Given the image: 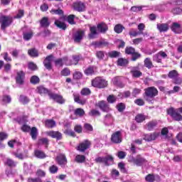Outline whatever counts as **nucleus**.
Instances as JSON below:
<instances>
[{
  "label": "nucleus",
  "mask_w": 182,
  "mask_h": 182,
  "mask_svg": "<svg viewBox=\"0 0 182 182\" xmlns=\"http://www.w3.org/2000/svg\"><path fill=\"white\" fill-rule=\"evenodd\" d=\"M109 31V26L106 23H99L97 26H90V33L88 34L89 39H95L99 33H106Z\"/></svg>",
  "instance_id": "obj_1"
},
{
  "label": "nucleus",
  "mask_w": 182,
  "mask_h": 182,
  "mask_svg": "<svg viewBox=\"0 0 182 182\" xmlns=\"http://www.w3.org/2000/svg\"><path fill=\"white\" fill-rule=\"evenodd\" d=\"M144 99L150 105L154 103V97L159 95V90L155 87H149L144 90Z\"/></svg>",
  "instance_id": "obj_2"
},
{
  "label": "nucleus",
  "mask_w": 182,
  "mask_h": 182,
  "mask_svg": "<svg viewBox=\"0 0 182 182\" xmlns=\"http://www.w3.org/2000/svg\"><path fill=\"white\" fill-rule=\"evenodd\" d=\"M166 113L175 122H182V107L176 109L171 107L167 109Z\"/></svg>",
  "instance_id": "obj_3"
},
{
  "label": "nucleus",
  "mask_w": 182,
  "mask_h": 182,
  "mask_svg": "<svg viewBox=\"0 0 182 182\" xmlns=\"http://www.w3.org/2000/svg\"><path fill=\"white\" fill-rule=\"evenodd\" d=\"M14 22L12 16H0V24L1 31H5L8 27L11 26Z\"/></svg>",
  "instance_id": "obj_4"
},
{
  "label": "nucleus",
  "mask_w": 182,
  "mask_h": 182,
  "mask_svg": "<svg viewBox=\"0 0 182 182\" xmlns=\"http://www.w3.org/2000/svg\"><path fill=\"white\" fill-rule=\"evenodd\" d=\"M92 86L97 89H105L107 87V81L101 77H97L92 80Z\"/></svg>",
  "instance_id": "obj_5"
},
{
  "label": "nucleus",
  "mask_w": 182,
  "mask_h": 182,
  "mask_svg": "<svg viewBox=\"0 0 182 182\" xmlns=\"http://www.w3.org/2000/svg\"><path fill=\"white\" fill-rule=\"evenodd\" d=\"M146 161H147L146 159H144L140 154L136 155V157L131 156L129 159V162L132 163V164H134L135 166H137V167H141V166H143Z\"/></svg>",
  "instance_id": "obj_6"
},
{
  "label": "nucleus",
  "mask_w": 182,
  "mask_h": 182,
  "mask_svg": "<svg viewBox=\"0 0 182 182\" xmlns=\"http://www.w3.org/2000/svg\"><path fill=\"white\" fill-rule=\"evenodd\" d=\"M95 106L97 107H99L101 112H104L105 113H109V112H112V108L110 107V105H109V102L105 100H101L98 101Z\"/></svg>",
  "instance_id": "obj_7"
},
{
  "label": "nucleus",
  "mask_w": 182,
  "mask_h": 182,
  "mask_svg": "<svg viewBox=\"0 0 182 182\" xmlns=\"http://www.w3.org/2000/svg\"><path fill=\"white\" fill-rule=\"evenodd\" d=\"M83 38H85V31L83 30H78L73 33V39L75 43H80L83 41Z\"/></svg>",
  "instance_id": "obj_8"
},
{
  "label": "nucleus",
  "mask_w": 182,
  "mask_h": 182,
  "mask_svg": "<svg viewBox=\"0 0 182 182\" xmlns=\"http://www.w3.org/2000/svg\"><path fill=\"white\" fill-rule=\"evenodd\" d=\"M90 146H92V142L87 139H85L79 144L77 150L81 153H85L86 150L90 149Z\"/></svg>",
  "instance_id": "obj_9"
},
{
  "label": "nucleus",
  "mask_w": 182,
  "mask_h": 182,
  "mask_svg": "<svg viewBox=\"0 0 182 182\" xmlns=\"http://www.w3.org/2000/svg\"><path fill=\"white\" fill-rule=\"evenodd\" d=\"M49 97L50 99H52V100H54V102H56V103H58V105H65V102L66 100L63 98V97L58 94L55 93H49Z\"/></svg>",
  "instance_id": "obj_10"
},
{
  "label": "nucleus",
  "mask_w": 182,
  "mask_h": 182,
  "mask_svg": "<svg viewBox=\"0 0 182 182\" xmlns=\"http://www.w3.org/2000/svg\"><path fill=\"white\" fill-rule=\"evenodd\" d=\"M16 82L18 85V87H21L25 83V73L23 71H20L17 73L16 77Z\"/></svg>",
  "instance_id": "obj_11"
},
{
  "label": "nucleus",
  "mask_w": 182,
  "mask_h": 182,
  "mask_svg": "<svg viewBox=\"0 0 182 182\" xmlns=\"http://www.w3.org/2000/svg\"><path fill=\"white\" fill-rule=\"evenodd\" d=\"M130 73L132 75V77H140L143 76V73L140 71V67L139 65L131 67Z\"/></svg>",
  "instance_id": "obj_12"
},
{
  "label": "nucleus",
  "mask_w": 182,
  "mask_h": 182,
  "mask_svg": "<svg viewBox=\"0 0 182 182\" xmlns=\"http://www.w3.org/2000/svg\"><path fill=\"white\" fill-rule=\"evenodd\" d=\"M53 55H48L43 60V65L47 70H52V62L53 61Z\"/></svg>",
  "instance_id": "obj_13"
},
{
  "label": "nucleus",
  "mask_w": 182,
  "mask_h": 182,
  "mask_svg": "<svg viewBox=\"0 0 182 182\" xmlns=\"http://www.w3.org/2000/svg\"><path fill=\"white\" fill-rule=\"evenodd\" d=\"M111 141L115 144H119L122 141V132L117 131L112 134Z\"/></svg>",
  "instance_id": "obj_14"
},
{
  "label": "nucleus",
  "mask_w": 182,
  "mask_h": 182,
  "mask_svg": "<svg viewBox=\"0 0 182 182\" xmlns=\"http://www.w3.org/2000/svg\"><path fill=\"white\" fill-rule=\"evenodd\" d=\"M91 46H95V48H106L109 46V42H107L105 39H102L99 41H93L91 43Z\"/></svg>",
  "instance_id": "obj_15"
},
{
  "label": "nucleus",
  "mask_w": 182,
  "mask_h": 182,
  "mask_svg": "<svg viewBox=\"0 0 182 182\" xmlns=\"http://www.w3.org/2000/svg\"><path fill=\"white\" fill-rule=\"evenodd\" d=\"M112 82L113 83V85L117 86V87H119L120 89L124 87V83H123V78L120 76H117L112 78Z\"/></svg>",
  "instance_id": "obj_16"
},
{
  "label": "nucleus",
  "mask_w": 182,
  "mask_h": 182,
  "mask_svg": "<svg viewBox=\"0 0 182 182\" xmlns=\"http://www.w3.org/2000/svg\"><path fill=\"white\" fill-rule=\"evenodd\" d=\"M74 11H77V12H85L86 9V6L85 4L82 1H76L73 4Z\"/></svg>",
  "instance_id": "obj_17"
},
{
  "label": "nucleus",
  "mask_w": 182,
  "mask_h": 182,
  "mask_svg": "<svg viewBox=\"0 0 182 182\" xmlns=\"http://www.w3.org/2000/svg\"><path fill=\"white\" fill-rule=\"evenodd\" d=\"M47 136L55 139L56 140H62V133L57 131H49L46 132Z\"/></svg>",
  "instance_id": "obj_18"
},
{
  "label": "nucleus",
  "mask_w": 182,
  "mask_h": 182,
  "mask_svg": "<svg viewBox=\"0 0 182 182\" xmlns=\"http://www.w3.org/2000/svg\"><path fill=\"white\" fill-rule=\"evenodd\" d=\"M171 29L173 33L180 34L182 33L181 24L177 22L172 23Z\"/></svg>",
  "instance_id": "obj_19"
},
{
  "label": "nucleus",
  "mask_w": 182,
  "mask_h": 182,
  "mask_svg": "<svg viewBox=\"0 0 182 182\" xmlns=\"http://www.w3.org/2000/svg\"><path fill=\"white\" fill-rule=\"evenodd\" d=\"M114 122V118L113 117L112 114L108 113L104 117V124L105 126H112Z\"/></svg>",
  "instance_id": "obj_20"
},
{
  "label": "nucleus",
  "mask_w": 182,
  "mask_h": 182,
  "mask_svg": "<svg viewBox=\"0 0 182 182\" xmlns=\"http://www.w3.org/2000/svg\"><path fill=\"white\" fill-rule=\"evenodd\" d=\"M69 62V58L68 57H63L62 58H58L54 60V63L55 66H63V65H66L68 66V63Z\"/></svg>",
  "instance_id": "obj_21"
},
{
  "label": "nucleus",
  "mask_w": 182,
  "mask_h": 182,
  "mask_svg": "<svg viewBox=\"0 0 182 182\" xmlns=\"http://www.w3.org/2000/svg\"><path fill=\"white\" fill-rule=\"evenodd\" d=\"M96 56L99 60H108L109 59L107 53L103 50L97 51Z\"/></svg>",
  "instance_id": "obj_22"
},
{
  "label": "nucleus",
  "mask_w": 182,
  "mask_h": 182,
  "mask_svg": "<svg viewBox=\"0 0 182 182\" xmlns=\"http://www.w3.org/2000/svg\"><path fill=\"white\" fill-rule=\"evenodd\" d=\"M57 163L60 166H66L68 164V159L65 154H60L56 157Z\"/></svg>",
  "instance_id": "obj_23"
},
{
  "label": "nucleus",
  "mask_w": 182,
  "mask_h": 182,
  "mask_svg": "<svg viewBox=\"0 0 182 182\" xmlns=\"http://www.w3.org/2000/svg\"><path fill=\"white\" fill-rule=\"evenodd\" d=\"M145 181L146 182L160 181V176L159 175L149 173L145 177Z\"/></svg>",
  "instance_id": "obj_24"
},
{
  "label": "nucleus",
  "mask_w": 182,
  "mask_h": 182,
  "mask_svg": "<svg viewBox=\"0 0 182 182\" xmlns=\"http://www.w3.org/2000/svg\"><path fill=\"white\" fill-rule=\"evenodd\" d=\"M157 137H159V133L154 132L144 135V140H145V141H153V140H156Z\"/></svg>",
  "instance_id": "obj_25"
},
{
  "label": "nucleus",
  "mask_w": 182,
  "mask_h": 182,
  "mask_svg": "<svg viewBox=\"0 0 182 182\" xmlns=\"http://www.w3.org/2000/svg\"><path fill=\"white\" fill-rule=\"evenodd\" d=\"M41 28H49L50 26V21L48 17H43L40 21Z\"/></svg>",
  "instance_id": "obj_26"
},
{
  "label": "nucleus",
  "mask_w": 182,
  "mask_h": 182,
  "mask_svg": "<svg viewBox=\"0 0 182 182\" xmlns=\"http://www.w3.org/2000/svg\"><path fill=\"white\" fill-rule=\"evenodd\" d=\"M54 24L59 29H62V31H66L68 28V26L66 25V23H65V22L60 21V20H55L54 22Z\"/></svg>",
  "instance_id": "obj_27"
},
{
  "label": "nucleus",
  "mask_w": 182,
  "mask_h": 182,
  "mask_svg": "<svg viewBox=\"0 0 182 182\" xmlns=\"http://www.w3.org/2000/svg\"><path fill=\"white\" fill-rule=\"evenodd\" d=\"M158 31L161 33L163 32H167L168 31V24L167 23H158L156 25Z\"/></svg>",
  "instance_id": "obj_28"
},
{
  "label": "nucleus",
  "mask_w": 182,
  "mask_h": 182,
  "mask_svg": "<svg viewBox=\"0 0 182 182\" xmlns=\"http://www.w3.org/2000/svg\"><path fill=\"white\" fill-rule=\"evenodd\" d=\"M34 156L37 159H46V154H45V152L39 149H36L34 151Z\"/></svg>",
  "instance_id": "obj_29"
},
{
  "label": "nucleus",
  "mask_w": 182,
  "mask_h": 182,
  "mask_svg": "<svg viewBox=\"0 0 182 182\" xmlns=\"http://www.w3.org/2000/svg\"><path fill=\"white\" fill-rule=\"evenodd\" d=\"M79 60H80V57L79 55H73V61L72 60H68V63H67V66H71V65H77L79 63Z\"/></svg>",
  "instance_id": "obj_30"
},
{
  "label": "nucleus",
  "mask_w": 182,
  "mask_h": 182,
  "mask_svg": "<svg viewBox=\"0 0 182 182\" xmlns=\"http://www.w3.org/2000/svg\"><path fill=\"white\" fill-rule=\"evenodd\" d=\"M114 163V158L112 155L105 156V164L106 166H112Z\"/></svg>",
  "instance_id": "obj_31"
},
{
  "label": "nucleus",
  "mask_w": 182,
  "mask_h": 182,
  "mask_svg": "<svg viewBox=\"0 0 182 182\" xmlns=\"http://www.w3.org/2000/svg\"><path fill=\"white\" fill-rule=\"evenodd\" d=\"M38 134H39V132H38V128L33 127L30 132L32 140H36L38 139Z\"/></svg>",
  "instance_id": "obj_32"
},
{
  "label": "nucleus",
  "mask_w": 182,
  "mask_h": 182,
  "mask_svg": "<svg viewBox=\"0 0 182 182\" xmlns=\"http://www.w3.org/2000/svg\"><path fill=\"white\" fill-rule=\"evenodd\" d=\"M37 90L40 95H48L49 96V93H52V92L49 91V90L42 85L38 87Z\"/></svg>",
  "instance_id": "obj_33"
},
{
  "label": "nucleus",
  "mask_w": 182,
  "mask_h": 182,
  "mask_svg": "<svg viewBox=\"0 0 182 182\" xmlns=\"http://www.w3.org/2000/svg\"><path fill=\"white\" fill-rule=\"evenodd\" d=\"M74 96V101L75 102V103H78V105H86V99H80V97L79 96V95H73Z\"/></svg>",
  "instance_id": "obj_34"
},
{
  "label": "nucleus",
  "mask_w": 182,
  "mask_h": 182,
  "mask_svg": "<svg viewBox=\"0 0 182 182\" xmlns=\"http://www.w3.org/2000/svg\"><path fill=\"white\" fill-rule=\"evenodd\" d=\"M172 4H169L168 1L163 4H159L156 6V9L159 11V12H163V11H166V9L168 8V6H171Z\"/></svg>",
  "instance_id": "obj_35"
},
{
  "label": "nucleus",
  "mask_w": 182,
  "mask_h": 182,
  "mask_svg": "<svg viewBox=\"0 0 182 182\" xmlns=\"http://www.w3.org/2000/svg\"><path fill=\"white\" fill-rule=\"evenodd\" d=\"M117 63L118 66H122V67L127 66V65H129V60L126 58H118Z\"/></svg>",
  "instance_id": "obj_36"
},
{
  "label": "nucleus",
  "mask_w": 182,
  "mask_h": 182,
  "mask_svg": "<svg viewBox=\"0 0 182 182\" xmlns=\"http://www.w3.org/2000/svg\"><path fill=\"white\" fill-rule=\"evenodd\" d=\"M144 65L147 69H153V68H154L153 62H151V60L149 58H145L144 61Z\"/></svg>",
  "instance_id": "obj_37"
},
{
  "label": "nucleus",
  "mask_w": 182,
  "mask_h": 182,
  "mask_svg": "<svg viewBox=\"0 0 182 182\" xmlns=\"http://www.w3.org/2000/svg\"><path fill=\"white\" fill-rule=\"evenodd\" d=\"M46 127L48 129H53V127H56V122L53 119H47L45 123Z\"/></svg>",
  "instance_id": "obj_38"
},
{
  "label": "nucleus",
  "mask_w": 182,
  "mask_h": 182,
  "mask_svg": "<svg viewBox=\"0 0 182 182\" xmlns=\"http://www.w3.org/2000/svg\"><path fill=\"white\" fill-rule=\"evenodd\" d=\"M28 53L31 58H38L39 56V52L36 48H31L28 50Z\"/></svg>",
  "instance_id": "obj_39"
},
{
  "label": "nucleus",
  "mask_w": 182,
  "mask_h": 182,
  "mask_svg": "<svg viewBox=\"0 0 182 182\" xmlns=\"http://www.w3.org/2000/svg\"><path fill=\"white\" fill-rule=\"evenodd\" d=\"M75 161L76 163H79V164L85 163V161H86V156L85 155L78 154V155H77L75 156Z\"/></svg>",
  "instance_id": "obj_40"
},
{
  "label": "nucleus",
  "mask_w": 182,
  "mask_h": 182,
  "mask_svg": "<svg viewBox=\"0 0 182 182\" xmlns=\"http://www.w3.org/2000/svg\"><path fill=\"white\" fill-rule=\"evenodd\" d=\"M89 116H91V117H99L102 115V113H100V111L92 109L90 110V112L88 113Z\"/></svg>",
  "instance_id": "obj_41"
},
{
  "label": "nucleus",
  "mask_w": 182,
  "mask_h": 182,
  "mask_svg": "<svg viewBox=\"0 0 182 182\" xmlns=\"http://www.w3.org/2000/svg\"><path fill=\"white\" fill-rule=\"evenodd\" d=\"M32 36H33V33L23 31V39L24 41H31L32 39Z\"/></svg>",
  "instance_id": "obj_42"
},
{
  "label": "nucleus",
  "mask_w": 182,
  "mask_h": 182,
  "mask_svg": "<svg viewBox=\"0 0 182 182\" xmlns=\"http://www.w3.org/2000/svg\"><path fill=\"white\" fill-rule=\"evenodd\" d=\"M146 120V115L143 114H138L135 117V121L136 123H142Z\"/></svg>",
  "instance_id": "obj_43"
},
{
  "label": "nucleus",
  "mask_w": 182,
  "mask_h": 182,
  "mask_svg": "<svg viewBox=\"0 0 182 182\" xmlns=\"http://www.w3.org/2000/svg\"><path fill=\"white\" fill-rule=\"evenodd\" d=\"M23 170L27 174H32V164L28 165L26 163L23 164Z\"/></svg>",
  "instance_id": "obj_44"
},
{
  "label": "nucleus",
  "mask_w": 182,
  "mask_h": 182,
  "mask_svg": "<svg viewBox=\"0 0 182 182\" xmlns=\"http://www.w3.org/2000/svg\"><path fill=\"white\" fill-rule=\"evenodd\" d=\"M38 143L39 146H46V147H48L49 146V139L48 138H41L38 139Z\"/></svg>",
  "instance_id": "obj_45"
},
{
  "label": "nucleus",
  "mask_w": 182,
  "mask_h": 182,
  "mask_svg": "<svg viewBox=\"0 0 182 182\" xmlns=\"http://www.w3.org/2000/svg\"><path fill=\"white\" fill-rule=\"evenodd\" d=\"M149 132H151L154 129V127L157 126V121H151L146 124Z\"/></svg>",
  "instance_id": "obj_46"
},
{
  "label": "nucleus",
  "mask_w": 182,
  "mask_h": 182,
  "mask_svg": "<svg viewBox=\"0 0 182 182\" xmlns=\"http://www.w3.org/2000/svg\"><path fill=\"white\" fill-rule=\"evenodd\" d=\"M168 77L169 79H176L178 77V72H177L176 70H173L168 73Z\"/></svg>",
  "instance_id": "obj_47"
},
{
  "label": "nucleus",
  "mask_w": 182,
  "mask_h": 182,
  "mask_svg": "<svg viewBox=\"0 0 182 182\" xmlns=\"http://www.w3.org/2000/svg\"><path fill=\"white\" fill-rule=\"evenodd\" d=\"M108 57L114 58H119L120 56V52L117 50H112L107 53Z\"/></svg>",
  "instance_id": "obj_48"
},
{
  "label": "nucleus",
  "mask_w": 182,
  "mask_h": 182,
  "mask_svg": "<svg viewBox=\"0 0 182 182\" xmlns=\"http://www.w3.org/2000/svg\"><path fill=\"white\" fill-rule=\"evenodd\" d=\"M129 36H131V38H132V36L133 38H136V36H138V35H141V33L137 31H136V29H134V28H131V29L129 30Z\"/></svg>",
  "instance_id": "obj_49"
},
{
  "label": "nucleus",
  "mask_w": 182,
  "mask_h": 182,
  "mask_svg": "<svg viewBox=\"0 0 182 182\" xmlns=\"http://www.w3.org/2000/svg\"><path fill=\"white\" fill-rule=\"evenodd\" d=\"M123 29H124V26H123L122 24H117L114 28L116 33H122L123 32Z\"/></svg>",
  "instance_id": "obj_50"
},
{
  "label": "nucleus",
  "mask_w": 182,
  "mask_h": 182,
  "mask_svg": "<svg viewBox=\"0 0 182 182\" xmlns=\"http://www.w3.org/2000/svg\"><path fill=\"white\" fill-rule=\"evenodd\" d=\"M84 73L87 76H90L95 73V68L92 66H90L85 70Z\"/></svg>",
  "instance_id": "obj_51"
},
{
  "label": "nucleus",
  "mask_w": 182,
  "mask_h": 182,
  "mask_svg": "<svg viewBox=\"0 0 182 182\" xmlns=\"http://www.w3.org/2000/svg\"><path fill=\"white\" fill-rule=\"evenodd\" d=\"M74 114H75V116L82 117V116H85V110L82 108H77L74 112Z\"/></svg>",
  "instance_id": "obj_52"
},
{
  "label": "nucleus",
  "mask_w": 182,
  "mask_h": 182,
  "mask_svg": "<svg viewBox=\"0 0 182 182\" xmlns=\"http://www.w3.org/2000/svg\"><path fill=\"white\" fill-rule=\"evenodd\" d=\"M93 132V127L90 124L85 123L84 124V132L87 133Z\"/></svg>",
  "instance_id": "obj_53"
},
{
  "label": "nucleus",
  "mask_w": 182,
  "mask_h": 182,
  "mask_svg": "<svg viewBox=\"0 0 182 182\" xmlns=\"http://www.w3.org/2000/svg\"><path fill=\"white\" fill-rule=\"evenodd\" d=\"M136 52V49L132 46H127L125 48V53L127 55H133Z\"/></svg>",
  "instance_id": "obj_54"
},
{
  "label": "nucleus",
  "mask_w": 182,
  "mask_h": 182,
  "mask_svg": "<svg viewBox=\"0 0 182 182\" xmlns=\"http://www.w3.org/2000/svg\"><path fill=\"white\" fill-rule=\"evenodd\" d=\"M92 91L90 90V89L89 88H82L80 94L82 95V96H90V95H91Z\"/></svg>",
  "instance_id": "obj_55"
},
{
  "label": "nucleus",
  "mask_w": 182,
  "mask_h": 182,
  "mask_svg": "<svg viewBox=\"0 0 182 182\" xmlns=\"http://www.w3.org/2000/svg\"><path fill=\"white\" fill-rule=\"evenodd\" d=\"M30 82H31V83H32V85H38V83H39V82H41V79H39V77H38L36 75H33L31 77Z\"/></svg>",
  "instance_id": "obj_56"
},
{
  "label": "nucleus",
  "mask_w": 182,
  "mask_h": 182,
  "mask_svg": "<svg viewBox=\"0 0 182 182\" xmlns=\"http://www.w3.org/2000/svg\"><path fill=\"white\" fill-rule=\"evenodd\" d=\"M75 16L73 14H70V16H68L67 17V21L68 23H70V25H75L76 22H75Z\"/></svg>",
  "instance_id": "obj_57"
},
{
  "label": "nucleus",
  "mask_w": 182,
  "mask_h": 182,
  "mask_svg": "<svg viewBox=\"0 0 182 182\" xmlns=\"http://www.w3.org/2000/svg\"><path fill=\"white\" fill-rule=\"evenodd\" d=\"M11 101H12V98H11L9 95H4L2 97L3 105L11 103Z\"/></svg>",
  "instance_id": "obj_58"
},
{
  "label": "nucleus",
  "mask_w": 182,
  "mask_h": 182,
  "mask_svg": "<svg viewBox=\"0 0 182 182\" xmlns=\"http://www.w3.org/2000/svg\"><path fill=\"white\" fill-rule=\"evenodd\" d=\"M140 58H141V54L135 52L134 54H132V58H131V60L132 62H136V60L137 59H140Z\"/></svg>",
  "instance_id": "obj_59"
},
{
  "label": "nucleus",
  "mask_w": 182,
  "mask_h": 182,
  "mask_svg": "<svg viewBox=\"0 0 182 182\" xmlns=\"http://www.w3.org/2000/svg\"><path fill=\"white\" fill-rule=\"evenodd\" d=\"M5 164H6V166H9V167H16V163H15V161H14V160L11 159H7Z\"/></svg>",
  "instance_id": "obj_60"
},
{
  "label": "nucleus",
  "mask_w": 182,
  "mask_h": 182,
  "mask_svg": "<svg viewBox=\"0 0 182 182\" xmlns=\"http://www.w3.org/2000/svg\"><path fill=\"white\" fill-rule=\"evenodd\" d=\"M19 102L23 103V105H26V103H29V98L24 95H20Z\"/></svg>",
  "instance_id": "obj_61"
},
{
  "label": "nucleus",
  "mask_w": 182,
  "mask_h": 182,
  "mask_svg": "<svg viewBox=\"0 0 182 182\" xmlns=\"http://www.w3.org/2000/svg\"><path fill=\"white\" fill-rule=\"evenodd\" d=\"M117 100V97H116V96L114 95H109L107 98V102L113 104L114 103V102H116Z\"/></svg>",
  "instance_id": "obj_62"
},
{
  "label": "nucleus",
  "mask_w": 182,
  "mask_h": 182,
  "mask_svg": "<svg viewBox=\"0 0 182 182\" xmlns=\"http://www.w3.org/2000/svg\"><path fill=\"white\" fill-rule=\"evenodd\" d=\"M28 68L30 70H38V65H36V64H35V63L31 62L28 63Z\"/></svg>",
  "instance_id": "obj_63"
},
{
  "label": "nucleus",
  "mask_w": 182,
  "mask_h": 182,
  "mask_svg": "<svg viewBox=\"0 0 182 182\" xmlns=\"http://www.w3.org/2000/svg\"><path fill=\"white\" fill-rule=\"evenodd\" d=\"M153 60L157 63H161V56L159 53L153 56Z\"/></svg>",
  "instance_id": "obj_64"
}]
</instances>
